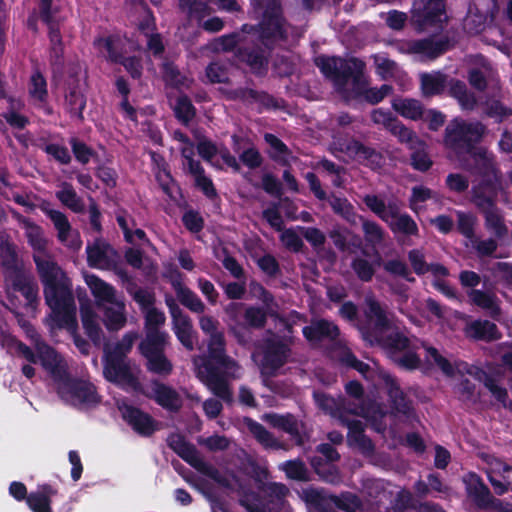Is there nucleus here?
<instances>
[{"label":"nucleus","instance_id":"f257e3e1","mask_svg":"<svg viewBox=\"0 0 512 512\" xmlns=\"http://www.w3.org/2000/svg\"><path fill=\"white\" fill-rule=\"evenodd\" d=\"M23 223L28 244L37 252L32 258L43 285L45 303L52 311V319L58 328L75 331L78 324L72 281L56 261L50 256L41 255L47 249L42 228L28 219H24Z\"/></svg>","mask_w":512,"mask_h":512},{"label":"nucleus","instance_id":"f03ea898","mask_svg":"<svg viewBox=\"0 0 512 512\" xmlns=\"http://www.w3.org/2000/svg\"><path fill=\"white\" fill-rule=\"evenodd\" d=\"M320 72L330 79L335 89L344 93L349 80H352V93L355 98L363 97L368 103L376 105L388 96L393 88L383 84L380 88H367L363 80L364 62L358 58L343 59L337 56L320 55L315 59Z\"/></svg>","mask_w":512,"mask_h":512},{"label":"nucleus","instance_id":"7ed1b4c3","mask_svg":"<svg viewBox=\"0 0 512 512\" xmlns=\"http://www.w3.org/2000/svg\"><path fill=\"white\" fill-rule=\"evenodd\" d=\"M470 158H462V168L472 175L481 177L477 185L471 189V199L478 195L486 196L499 193L503 189V175L494 155L485 148H478L469 154Z\"/></svg>","mask_w":512,"mask_h":512},{"label":"nucleus","instance_id":"20e7f679","mask_svg":"<svg viewBox=\"0 0 512 512\" xmlns=\"http://www.w3.org/2000/svg\"><path fill=\"white\" fill-rule=\"evenodd\" d=\"M40 18L47 27L49 40L48 60L54 73H62L65 66V45L61 32L62 20L56 15L60 8L53 6V0H39Z\"/></svg>","mask_w":512,"mask_h":512},{"label":"nucleus","instance_id":"39448f33","mask_svg":"<svg viewBox=\"0 0 512 512\" xmlns=\"http://www.w3.org/2000/svg\"><path fill=\"white\" fill-rule=\"evenodd\" d=\"M289 27L281 3L278 0H270L259 21L258 42L268 49L275 50L288 41Z\"/></svg>","mask_w":512,"mask_h":512},{"label":"nucleus","instance_id":"423d86ee","mask_svg":"<svg viewBox=\"0 0 512 512\" xmlns=\"http://www.w3.org/2000/svg\"><path fill=\"white\" fill-rule=\"evenodd\" d=\"M485 126L481 122L466 123L453 120L445 128L444 143L462 159L475 151L476 145L482 140Z\"/></svg>","mask_w":512,"mask_h":512},{"label":"nucleus","instance_id":"0eeeda50","mask_svg":"<svg viewBox=\"0 0 512 512\" xmlns=\"http://www.w3.org/2000/svg\"><path fill=\"white\" fill-rule=\"evenodd\" d=\"M393 316V313L388 312L386 307H383L378 300L368 298L364 309V319L358 321L356 328L367 344L375 346V342L383 334L392 330Z\"/></svg>","mask_w":512,"mask_h":512},{"label":"nucleus","instance_id":"6e6552de","mask_svg":"<svg viewBox=\"0 0 512 512\" xmlns=\"http://www.w3.org/2000/svg\"><path fill=\"white\" fill-rule=\"evenodd\" d=\"M166 442L167 446L191 467L200 472L206 473L221 487L225 489H232L230 480L221 475L217 469L211 468L208 470V465L201 457L196 446L187 441L183 434L177 432L170 433Z\"/></svg>","mask_w":512,"mask_h":512},{"label":"nucleus","instance_id":"1a4fd4ad","mask_svg":"<svg viewBox=\"0 0 512 512\" xmlns=\"http://www.w3.org/2000/svg\"><path fill=\"white\" fill-rule=\"evenodd\" d=\"M445 0H425L415 4L410 17L412 27L418 32H427L430 29L443 30L447 22Z\"/></svg>","mask_w":512,"mask_h":512},{"label":"nucleus","instance_id":"9d476101","mask_svg":"<svg viewBox=\"0 0 512 512\" xmlns=\"http://www.w3.org/2000/svg\"><path fill=\"white\" fill-rule=\"evenodd\" d=\"M499 193L472 198V203L484 218L485 228L493 233L496 239H503L508 235V227L502 210L497 206Z\"/></svg>","mask_w":512,"mask_h":512},{"label":"nucleus","instance_id":"9b49d317","mask_svg":"<svg viewBox=\"0 0 512 512\" xmlns=\"http://www.w3.org/2000/svg\"><path fill=\"white\" fill-rule=\"evenodd\" d=\"M273 51L258 42L239 46L235 51V58L239 63L246 65L253 75L264 77L268 73Z\"/></svg>","mask_w":512,"mask_h":512},{"label":"nucleus","instance_id":"f8f14e48","mask_svg":"<svg viewBox=\"0 0 512 512\" xmlns=\"http://www.w3.org/2000/svg\"><path fill=\"white\" fill-rule=\"evenodd\" d=\"M339 145L340 150L349 158L371 170H378L384 164V156L379 150L356 138L344 140Z\"/></svg>","mask_w":512,"mask_h":512},{"label":"nucleus","instance_id":"ddd939ff","mask_svg":"<svg viewBox=\"0 0 512 512\" xmlns=\"http://www.w3.org/2000/svg\"><path fill=\"white\" fill-rule=\"evenodd\" d=\"M103 374L107 381L122 389L139 391L141 388L138 377L134 375L126 359L104 357Z\"/></svg>","mask_w":512,"mask_h":512},{"label":"nucleus","instance_id":"4468645a","mask_svg":"<svg viewBox=\"0 0 512 512\" xmlns=\"http://www.w3.org/2000/svg\"><path fill=\"white\" fill-rule=\"evenodd\" d=\"M467 498L479 510L497 508L500 500L496 499L483 479L475 472H470L464 479Z\"/></svg>","mask_w":512,"mask_h":512},{"label":"nucleus","instance_id":"2eb2a0df","mask_svg":"<svg viewBox=\"0 0 512 512\" xmlns=\"http://www.w3.org/2000/svg\"><path fill=\"white\" fill-rule=\"evenodd\" d=\"M290 353V347L282 340L266 339L263 349L262 372L269 376H275L277 371L287 363Z\"/></svg>","mask_w":512,"mask_h":512},{"label":"nucleus","instance_id":"dca6fc26","mask_svg":"<svg viewBox=\"0 0 512 512\" xmlns=\"http://www.w3.org/2000/svg\"><path fill=\"white\" fill-rule=\"evenodd\" d=\"M60 397L80 407H94L101 402V396L97 393L95 385L77 378L70 382L65 393H61Z\"/></svg>","mask_w":512,"mask_h":512},{"label":"nucleus","instance_id":"f3484780","mask_svg":"<svg viewBox=\"0 0 512 512\" xmlns=\"http://www.w3.org/2000/svg\"><path fill=\"white\" fill-rule=\"evenodd\" d=\"M123 420L141 437H151L160 429V423L149 413L133 405H125L122 409Z\"/></svg>","mask_w":512,"mask_h":512},{"label":"nucleus","instance_id":"a211bd4d","mask_svg":"<svg viewBox=\"0 0 512 512\" xmlns=\"http://www.w3.org/2000/svg\"><path fill=\"white\" fill-rule=\"evenodd\" d=\"M211 3H215L220 9L228 12L240 9L236 0H179L180 8L187 11L190 17L198 20H202L211 14L213 11L210 7Z\"/></svg>","mask_w":512,"mask_h":512},{"label":"nucleus","instance_id":"6ab92c4d","mask_svg":"<svg viewBox=\"0 0 512 512\" xmlns=\"http://www.w3.org/2000/svg\"><path fill=\"white\" fill-rule=\"evenodd\" d=\"M152 392L146 396L154 400L163 409L176 413L180 411L183 406V399L181 395L171 386L153 379L151 381Z\"/></svg>","mask_w":512,"mask_h":512},{"label":"nucleus","instance_id":"aec40b11","mask_svg":"<svg viewBox=\"0 0 512 512\" xmlns=\"http://www.w3.org/2000/svg\"><path fill=\"white\" fill-rule=\"evenodd\" d=\"M245 306L242 302H231L225 311L233 321L229 325L228 331L234 337L238 345L248 347L254 344L253 329L238 320V312Z\"/></svg>","mask_w":512,"mask_h":512},{"label":"nucleus","instance_id":"412c9836","mask_svg":"<svg viewBox=\"0 0 512 512\" xmlns=\"http://www.w3.org/2000/svg\"><path fill=\"white\" fill-rule=\"evenodd\" d=\"M303 336L310 343H320L324 340L336 341L340 336L338 325L325 318L312 321L302 329Z\"/></svg>","mask_w":512,"mask_h":512},{"label":"nucleus","instance_id":"4be33fe9","mask_svg":"<svg viewBox=\"0 0 512 512\" xmlns=\"http://www.w3.org/2000/svg\"><path fill=\"white\" fill-rule=\"evenodd\" d=\"M205 362H211L215 367L225 370H233L238 365L237 362L226 354V341L223 334L212 335L208 342V359Z\"/></svg>","mask_w":512,"mask_h":512},{"label":"nucleus","instance_id":"5701e85b","mask_svg":"<svg viewBox=\"0 0 512 512\" xmlns=\"http://www.w3.org/2000/svg\"><path fill=\"white\" fill-rule=\"evenodd\" d=\"M450 38L441 36L436 38L430 35L426 38L416 39V55L427 60H435L452 48Z\"/></svg>","mask_w":512,"mask_h":512},{"label":"nucleus","instance_id":"b1692460","mask_svg":"<svg viewBox=\"0 0 512 512\" xmlns=\"http://www.w3.org/2000/svg\"><path fill=\"white\" fill-rule=\"evenodd\" d=\"M232 148L235 153L239 154V161L249 168L255 170L263 164V157L259 150L249 140L233 134L231 136Z\"/></svg>","mask_w":512,"mask_h":512},{"label":"nucleus","instance_id":"393cba45","mask_svg":"<svg viewBox=\"0 0 512 512\" xmlns=\"http://www.w3.org/2000/svg\"><path fill=\"white\" fill-rule=\"evenodd\" d=\"M58 495V489L48 483L39 484L35 491L29 493L27 506L32 512H53L52 498Z\"/></svg>","mask_w":512,"mask_h":512},{"label":"nucleus","instance_id":"a878e982","mask_svg":"<svg viewBox=\"0 0 512 512\" xmlns=\"http://www.w3.org/2000/svg\"><path fill=\"white\" fill-rule=\"evenodd\" d=\"M203 367L207 372V381L212 393L225 403L232 404L233 393L229 387L228 381L211 362H204Z\"/></svg>","mask_w":512,"mask_h":512},{"label":"nucleus","instance_id":"bb28decb","mask_svg":"<svg viewBox=\"0 0 512 512\" xmlns=\"http://www.w3.org/2000/svg\"><path fill=\"white\" fill-rule=\"evenodd\" d=\"M448 75L441 71L424 72L420 75L422 96L431 98L444 93L448 84Z\"/></svg>","mask_w":512,"mask_h":512},{"label":"nucleus","instance_id":"cd10ccee","mask_svg":"<svg viewBox=\"0 0 512 512\" xmlns=\"http://www.w3.org/2000/svg\"><path fill=\"white\" fill-rule=\"evenodd\" d=\"M12 287L26 299L27 306L36 308L39 303V286L32 276L17 272L12 280Z\"/></svg>","mask_w":512,"mask_h":512},{"label":"nucleus","instance_id":"c85d7f7f","mask_svg":"<svg viewBox=\"0 0 512 512\" xmlns=\"http://www.w3.org/2000/svg\"><path fill=\"white\" fill-rule=\"evenodd\" d=\"M387 394L391 402V409L395 414H401L407 418L413 416L414 407L412 401L394 379L388 382Z\"/></svg>","mask_w":512,"mask_h":512},{"label":"nucleus","instance_id":"c756f323","mask_svg":"<svg viewBox=\"0 0 512 512\" xmlns=\"http://www.w3.org/2000/svg\"><path fill=\"white\" fill-rule=\"evenodd\" d=\"M466 334L479 341L493 342L501 339L497 325L489 320H474L466 327Z\"/></svg>","mask_w":512,"mask_h":512},{"label":"nucleus","instance_id":"7c9ffc66","mask_svg":"<svg viewBox=\"0 0 512 512\" xmlns=\"http://www.w3.org/2000/svg\"><path fill=\"white\" fill-rule=\"evenodd\" d=\"M448 95L457 100L462 110L472 111L477 106L475 94L468 90L467 85L462 80L448 79Z\"/></svg>","mask_w":512,"mask_h":512},{"label":"nucleus","instance_id":"2f4dec72","mask_svg":"<svg viewBox=\"0 0 512 512\" xmlns=\"http://www.w3.org/2000/svg\"><path fill=\"white\" fill-rule=\"evenodd\" d=\"M169 334L166 331H147L138 345L140 354L145 358L165 352Z\"/></svg>","mask_w":512,"mask_h":512},{"label":"nucleus","instance_id":"473e14b6","mask_svg":"<svg viewBox=\"0 0 512 512\" xmlns=\"http://www.w3.org/2000/svg\"><path fill=\"white\" fill-rule=\"evenodd\" d=\"M109 251L115 254V251L109 244H99L95 242L93 245L86 247L87 263L91 268L109 269L113 265V260L109 256Z\"/></svg>","mask_w":512,"mask_h":512},{"label":"nucleus","instance_id":"72a5a7b5","mask_svg":"<svg viewBox=\"0 0 512 512\" xmlns=\"http://www.w3.org/2000/svg\"><path fill=\"white\" fill-rule=\"evenodd\" d=\"M303 499L318 512H335L334 494H328L322 489H304Z\"/></svg>","mask_w":512,"mask_h":512},{"label":"nucleus","instance_id":"f704fd0d","mask_svg":"<svg viewBox=\"0 0 512 512\" xmlns=\"http://www.w3.org/2000/svg\"><path fill=\"white\" fill-rule=\"evenodd\" d=\"M85 281L92 295L95 297L98 306H100L101 303L114 304L116 302L115 289L112 285L106 283L94 274L85 275Z\"/></svg>","mask_w":512,"mask_h":512},{"label":"nucleus","instance_id":"c9c22d12","mask_svg":"<svg viewBox=\"0 0 512 512\" xmlns=\"http://www.w3.org/2000/svg\"><path fill=\"white\" fill-rule=\"evenodd\" d=\"M392 108L402 117L413 121L421 120L425 114V107L422 102L414 98L394 99Z\"/></svg>","mask_w":512,"mask_h":512},{"label":"nucleus","instance_id":"e433bc0d","mask_svg":"<svg viewBox=\"0 0 512 512\" xmlns=\"http://www.w3.org/2000/svg\"><path fill=\"white\" fill-rule=\"evenodd\" d=\"M264 140L270 147V150L267 151L269 158L281 166H289V158L292 154L289 147L272 133H265Z\"/></svg>","mask_w":512,"mask_h":512},{"label":"nucleus","instance_id":"4c0bfd02","mask_svg":"<svg viewBox=\"0 0 512 512\" xmlns=\"http://www.w3.org/2000/svg\"><path fill=\"white\" fill-rule=\"evenodd\" d=\"M468 296L474 305L486 310L492 319L499 320L501 316V308L498 305L497 298L494 294L478 289H472L468 293Z\"/></svg>","mask_w":512,"mask_h":512},{"label":"nucleus","instance_id":"58836bf2","mask_svg":"<svg viewBox=\"0 0 512 512\" xmlns=\"http://www.w3.org/2000/svg\"><path fill=\"white\" fill-rule=\"evenodd\" d=\"M86 107V97L77 85L70 87L65 94L64 109L71 118L84 120L83 111Z\"/></svg>","mask_w":512,"mask_h":512},{"label":"nucleus","instance_id":"ea45409f","mask_svg":"<svg viewBox=\"0 0 512 512\" xmlns=\"http://www.w3.org/2000/svg\"><path fill=\"white\" fill-rule=\"evenodd\" d=\"M233 93L234 98L239 99L240 101L247 104L259 103L265 108L277 107L276 99L265 91H258L245 87L238 88Z\"/></svg>","mask_w":512,"mask_h":512},{"label":"nucleus","instance_id":"a19ab883","mask_svg":"<svg viewBox=\"0 0 512 512\" xmlns=\"http://www.w3.org/2000/svg\"><path fill=\"white\" fill-rule=\"evenodd\" d=\"M80 316L83 325V329L88 338L95 344L99 345L103 332L97 322V315L90 306H81Z\"/></svg>","mask_w":512,"mask_h":512},{"label":"nucleus","instance_id":"79ce46f5","mask_svg":"<svg viewBox=\"0 0 512 512\" xmlns=\"http://www.w3.org/2000/svg\"><path fill=\"white\" fill-rule=\"evenodd\" d=\"M411 341L410 339L401 331H389L386 334H383L377 342H375V346L382 347L389 352H404L410 348Z\"/></svg>","mask_w":512,"mask_h":512},{"label":"nucleus","instance_id":"37998d69","mask_svg":"<svg viewBox=\"0 0 512 512\" xmlns=\"http://www.w3.org/2000/svg\"><path fill=\"white\" fill-rule=\"evenodd\" d=\"M173 289L176 292L179 302L194 313H203L205 305L198 295L185 285H180L178 281L173 283Z\"/></svg>","mask_w":512,"mask_h":512},{"label":"nucleus","instance_id":"c03bdc74","mask_svg":"<svg viewBox=\"0 0 512 512\" xmlns=\"http://www.w3.org/2000/svg\"><path fill=\"white\" fill-rule=\"evenodd\" d=\"M160 70L166 86L175 89L186 86L187 77L173 61L165 59L160 66Z\"/></svg>","mask_w":512,"mask_h":512},{"label":"nucleus","instance_id":"a18cd8bd","mask_svg":"<svg viewBox=\"0 0 512 512\" xmlns=\"http://www.w3.org/2000/svg\"><path fill=\"white\" fill-rule=\"evenodd\" d=\"M267 418L274 428H278L289 434L292 438L297 439L298 444L302 443L297 420L292 414H270Z\"/></svg>","mask_w":512,"mask_h":512},{"label":"nucleus","instance_id":"49530a36","mask_svg":"<svg viewBox=\"0 0 512 512\" xmlns=\"http://www.w3.org/2000/svg\"><path fill=\"white\" fill-rule=\"evenodd\" d=\"M57 199L75 213H83L85 204L70 183L64 182L62 189L56 192Z\"/></svg>","mask_w":512,"mask_h":512},{"label":"nucleus","instance_id":"de8ad7c7","mask_svg":"<svg viewBox=\"0 0 512 512\" xmlns=\"http://www.w3.org/2000/svg\"><path fill=\"white\" fill-rule=\"evenodd\" d=\"M237 493L239 496L238 504L243 507L246 512H267L258 492L251 488H244L240 486Z\"/></svg>","mask_w":512,"mask_h":512},{"label":"nucleus","instance_id":"09e8293b","mask_svg":"<svg viewBox=\"0 0 512 512\" xmlns=\"http://www.w3.org/2000/svg\"><path fill=\"white\" fill-rule=\"evenodd\" d=\"M455 215L457 232L469 241L476 239L475 228L478 221L476 215L461 210H457Z\"/></svg>","mask_w":512,"mask_h":512},{"label":"nucleus","instance_id":"8fccbe9b","mask_svg":"<svg viewBox=\"0 0 512 512\" xmlns=\"http://www.w3.org/2000/svg\"><path fill=\"white\" fill-rule=\"evenodd\" d=\"M116 307H105L103 322L109 331H118L126 324L124 304L115 302Z\"/></svg>","mask_w":512,"mask_h":512},{"label":"nucleus","instance_id":"3c124183","mask_svg":"<svg viewBox=\"0 0 512 512\" xmlns=\"http://www.w3.org/2000/svg\"><path fill=\"white\" fill-rule=\"evenodd\" d=\"M172 329L178 341L185 347V349L193 351L196 332L193 328L191 318H184L180 323L173 325Z\"/></svg>","mask_w":512,"mask_h":512},{"label":"nucleus","instance_id":"603ef678","mask_svg":"<svg viewBox=\"0 0 512 512\" xmlns=\"http://www.w3.org/2000/svg\"><path fill=\"white\" fill-rule=\"evenodd\" d=\"M146 359V369L156 375L167 377L173 371V364L165 355V352L154 354Z\"/></svg>","mask_w":512,"mask_h":512},{"label":"nucleus","instance_id":"864d4df0","mask_svg":"<svg viewBox=\"0 0 512 512\" xmlns=\"http://www.w3.org/2000/svg\"><path fill=\"white\" fill-rule=\"evenodd\" d=\"M137 334L134 332L126 333L120 341H118L111 349L108 345L104 348V357L126 359L127 354L131 351Z\"/></svg>","mask_w":512,"mask_h":512},{"label":"nucleus","instance_id":"5fc2aeb1","mask_svg":"<svg viewBox=\"0 0 512 512\" xmlns=\"http://www.w3.org/2000/svg\"><path fill=\"white\" fill-rule=\"evenodd\" d=\"M174 115L183 125H188L196 116V108L189 96L182 94L176 99Z\"/></svg>","mask_w":512,"mask_h":512},{"label":"nucleus","instance_id":"6e6d98bb","mask_svg":"<svg viewBox=\"0 0 512 512\" xmlns=\"http://www.w3.org/2000/svg\"><path fill=\"white\" fill-rule=\"evenodd\" d=\"M282 470L288 479L309 482L311 481L309 470L301 459L288 460L283 463Z\"/></svg>","mask_w":512,"mask_h":512},{"label":"nucleus","instance_id":"4d7b16f0","mask_svg":"<svg viewBox=\"0 0 512 512\" xmlns=\"http://www.w3.org/2000/svg\"><path fill=\"white\" fill-rule=\"evenodd\" d=\"M267 312L263 307L247 306L242 321L245 325L255 330L263 329L267 324Z\"/></svg>","mask_w":512,"mask_h":512},{"label":"nucleus","instance_id":"13d9d810","mask_svg":"<svg viewBox=\"0 0 512 512\" xmlns=\"http://www.w3.org/2000/svg\"><path fill=\"white\" fill-rule=\"evenodd\" d=\"M53 381L57 384V393H65V389L70 385L75 378H72L68 372L67 364L62 359L58 364L54 365L47 371Z\"/></svg>","mask_w":512,"mask_h":512},{"label":"nucleus","instance_id":"bf43d9fd","mask_svg":"<svg viewBox=\"0 0 512 512\" xmlns=\"http://www.w3.org/2000/svg\"><path fill=\"white\" fill-rule=\"evenodd\" d=\"M393 233H401L406 236H417L419 229L415 220L407 213L400 214L396 220L389 223Z\"/></svg>","mask_w":512,"mask_h":512},{"label":"nucleus","instance_id":"052dcab7","mask_svg":"<svg viewBox=\"0 0 512 512\" xmlns=\"http://www.w3.org/2000/svg\"><path fill=\"white\" fill-rule=\"evenodd\" d=\"M44 212L53 222L54 227L58 231L59 241L65 242L68 239V235L71 231V224L67 216L63 212L54 209H47L44 210Z\"/></svg>","mask_w":512,"mask_h":512},{"label":"nucleus","instance_id":"680f3d73","mask_svg":"<svg viewBox=\"0 0 512 512\" xmlns=\"http://www.w3.org/2000/svg\"><path fill=\"white\" fill-rule=\"evenodd\" d=\"M389 131L397 136L400 142L406 143L409 149H414L416 145L423 144V141L418 138L417 134L403 125L398 119L392 123Z\"/></svg>","mask_w":512,"mask_h":512},{"label":"nucleus","instance_id":"e2e57ef3","mask_svg":"<svg viewBox=\"0 0 512 512\" xmlns=\"http://www.w3.org/2000/svg\"><path fill=\"white\" fill-rule=\"evenodd\" d=\"M329 204L335 214L340 215L348 222L354 223L355 219L358 217L354 206L348 201L347 198H341L333 195L329 201Z\"/></svg>","mask_w":512,"mask_h":512},{"label":"nucleus","instance_id":"0e129e2a","mask_svg":"<svg viewBox=\"0 0 512 512\" xmlns=\"http://www.w3.org/2000/svg\"><path fill=\"white\" fill-rule=\"evenodd\" d=\"M335 508L344 512H357L362 508V501L355 493L345 491L334 495Z\"/></svg>","mask_w":512,"mask_h":512},{"label":"nucleus","instance_id":"69168bd1","mask_svg":"<svg viewBox=\"0 0 512 512\" xmlns=\"http://www.w3.org/2000/svg\"><path fill=\"white\" fill-rule=\"evenodd\" d=\"M69 144L75 159L82 165L88 164L91 158L97 157V153L77 137H71Z\"/></svg>","mask_w":512,"mask_h":512},{"label":"nucleus","instance_id":"338daca9","mask_svg":"<svg viewBox=\"0 0 512 512\" xmlns=\"http://www.w3.org/2000/svg\"><path fill=\"white\" fill-rule=\"evenodd\" d=\"M362 222V230L367 243L371 245H379L384 240V231L382 227L375 221L364 219L359 216Z\"/></svg>","mask_w":512,"mask_h":512},{"label":"nucleus","instance_id":"774afa93","mask_svg":"<svg viewBox=\"0 0 512 512\" xmlns=\"http://www.w3.org/2000/svg\"><path fill=\"white\" fill-rule=\"evenodd\" d=\"M412 150L413 151L410 155V164L413 169L420 172L428 171L432 167L433 161L425 151V143L423 142L421 145H416Z\"/></svg>","mask_w":512,"mask_h":512}]
</instances>
